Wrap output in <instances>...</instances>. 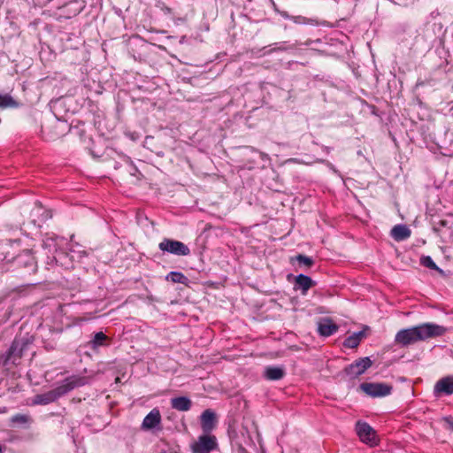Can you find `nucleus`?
Wrapping results in <instances>:
<instances>
[{"label":"nucleus","instance_id":"obj_1","mask_svg":"<svg viewBox=\"0 0 453 453\" xmlns=\"http://www.w3.org/2000/svg\"><path fill=\"white\" fill-rule=\"evenodd\" d=\"M447 329L434 323H424L409 328L401 329L395 336V342L403 347L439 337L446 333Z\"/></svg>","mask_w":453,"mask_h":453},{"label":"nucleus","instance_id":"obj_17","mask_svg":"<svg viewBox=\"0 0 453 453\" xmlns=\"http://www.w3.org/2000/svg\"><path fill=\"white\" fill-rule=\"evenodd\" d=\"M315 283L314 281L311 280V277L307 276V275H304V274H299L296 276V286L298 288H301L302 289V293L303 295H305L307 293V291L312 287L314 286Z\"/></svg>","mask_w":453,"mask_h":453},{"label":"nucleus","instance_id":"obj_24","mask_svg":"<svg viewBox=\"0 0 453 453\" xmlns=\"http://www.w3.org/2000/svg\"><path fill=\"white\" fill-rule=\"evenodd\" d=\"M363 335V332H357L353 334L352 335L345 339L344 346L351 349L357 347Z\"/></svg>","mask_w":453,"mask_h":453},{"label":"nucleus","instance_id":"obj_31","mask_svg":"<svg viewBox=\"0 0 453 453\" xmlns=\"http://www.w3.org/2000/svg\"><path fill=\"white\" fill-rule=\"evenodd\" d=\"M61 256H64V253L63 252H59L57 254V256H55V259L56 261L58 262L59 259H61Z\"/></svg>","mask_w":453,"mask_h":453},{"label":"nucleus","instance_id":"obj_34","mask_svg":"<svg viewBox=\"0 0 453 453\" xmlns=\"http://www.w3.org/2000/svg\"><path fill=\"white\" fill-rule=\"evenodd\" d=\"M4 452V448L3 446L0 444V453H3Z\"/></svg>","mask_w":453,"mask_h":453},{"label":"nucleus","instance_id":"obj_25","mask_svg":"<svg viewBox=\"0 0 453 453\" xmlns=\"http://www.w3.org/2000/svg\"><path fill=\"white\" fill-rule=\"evenodd\" d=\"M420 261L424 266H426L429 269L441 271L439 269V267L436 265V264L434 262V260L431 258V257H429V256L422 257Z\"/></svg>","mask_w":453,"mask_h":453},{"label":"nucleus","instance_id":"obj_27","mask_svg":"<svg viewBox=\"0 0 453 453\" xmlns=\"http://www.w3.org/2000/svg\"><path fill=\"white\" fill-rule=\"evenodd\" d=\"M57 240H58V237L56 238H47L46 241H44V245L46 247H55L57 245Z\"/></svg>","mask_w":453,"mask_h":453},{"label":"nucleus","instance_id":"obj_13","mask_svg":"<svg viewBox=\"0 0 453 453\" xmlns=\"http://www.w3.org/2000/svg\"><path fill=\"white\" fill-rule=\"evenodd\" d=\"M411 230L405 225H396L391 230V236L397 242L404 241L411 236Z\"/></svg>","mask_w":453,"mask_h":453},{"label":"nucleus","instance_id":"obj_30","mask_svg":"<svg viewBox=\"0 0 453 453\" xmlns=\"http://www.w3.org/2000/svg\"><path fill=\"white\" fill-rule=\"evenodd\" d=\"M27 257H28V260L27 263L30 264V265H33L34 264V257L30 255V253L27 251Z\"/></svg>","mask_w":453,"mask_h":453},{"label":"nucleus","instance_id":"obj_3","mask_svg":"<svg viewBox=\"0 0 453 453\" xmlns=\"http://www.w3.org/2000/svg\"><path fill=\"white\" fill-rule=\"evenodd\" d=\"M31 343L32 341L28 337L15 338L4 357V365H18V361L23 357Z\"/></svg>","mask_w":453,"mask_h":453},{"label":"nucleus","instance_id":"obj_12","mask_svg":"<svg viewBox=\"0 0 453 453\" xmlns=\"http://www.w3.org/2000/svg\"><path fill=\"white\" fill-rule=\"evenodd\" d=\"M161 422L160 411L157 409H153L146 417L143 418L142 423V428L143 430H150L158 426Z\"/></svg>","mask_w":453,"mask_h":453},{"label":"nucleus","instance_id":"obj_4","mask_svg":"<svg viewBox=\"0 0 453 453\" xmlns=\"http://www.w3.org/2000/svg\"><path fill=\"white\" fill-rule=\"evenodd\" d=\"M158 248L163 252L176 256H188L190 254V250L185 243L173 239H164L158 244Z\"/></svg>","mask_w":453,"mask_h":453},{"label":"nucleus","instance_id":"obj_11","mask_svg":"<svg viewBox=\"0 0 453 453\" xmlns=\"http://www.w3.org/2000/svg\"><path fill=\"white\" fill-rule=\"evenodd\" d=\"M216 414L211 409L205 410L201 415V426L204 433L208 434L216 426Z\"/></svg>","mask_w":453,"mask_h":453},{"label":"nucleus","instance_id":"obj_20","mask_svg":"<svg viewBox=\"0 0 453 453\" xmlns=\"http://www.w3.org/2000/svg\"><path fill=\"white\" fill-rule=\"evenodd\" d=\"M69 256L72 260L81 261L83 257L88 256L85 250L82 249L79 243H72L69 247Z\"/></svg>","mask_w":453,"mask_h":453},{"label":"nucleus","instance_id":"obj_32","mask_svg":"<svg viewBox=\"0 0 453 453\" xmlns=\"http://www.w3.org/2000/svg\"><path fill=\"white\" fill-rule=\"evenodd\" d=\"M285 42H282L281 45L278 48V50H287V47L283 46Z\"/></svg>","mask_w":453,"mask_h":453},{"label":"nucleus","instance_id":"obj_33","mask_svg":"<svg viewBox=\"0 0 453 453\" xmlns=\"http://www.w3.org/2000/svg\"><path fill=\"white\" fill-rule=\"evenodd\" d=\"M133 170L134 171V173H131V174H132V175H135V173H137L141 174V173H139V171L137 170V168H133Z\"/></svg>","mask_w":453,"mask_h":453},{"label":"nucleus","instance_id":"obj_18","mask_svg":"<svg viewBox=\"0 0 453 453\" xmlns=\"http://www.w3.org/2000/svg\"><path fill=\"white\" fill-rule=\"evenodd\" d=\"M89 151L94 157H102L105 153L110 157L112 152V149L106 147L105 143H92V147L89 148Z\"/></svg>","mask_w":453,"mask_h":453},{"label":"nucleus","instance_id":"obj_16","mask_svg":"<svg viewBox=\"0 0 453 453\" xmlns=\"http://www.w3.org/2000/svg\"><path fill=\"white\" fill-rule=\"evenodd\" d=\"M285 375V370L279 366H267L265 369L264 376L269 380H281Z\"/></svg>","mask_w":453,"mask_h":453},{"label":"nucleus","instance_id":"obj_28","mask_svg":"<svg viewBox=\"0 0 453 453\" xmlns=\"http://www.w3.org/2000/svg\"><path fill=\"white\" fill-rule=\"evenodd\" d=\"M447 225V221L446 220H440L438 222V226H434V230L435 231H438L439 230V227L441 226H445Z\"/></svg>","mask_w":453,"mask_h":453},{"label":"nucleus","instance_id":"obj_14","mask_svg":"<svg viewBox=\"0 0 453 453\" xmlns=\"http://www.w3.org/2000/svg\"><path fill=\"white\" fill-rule=\"evenodd\" d=\"M21 103L14 99L9 93H0V110L17 109Z\"/></svg>","mask_w":453,"mask_h":453},{"label":"nucleus","instance_id":"obj_26","mask_svg":"<svg viewBox=\"0 0 453 453\" xmlns=\"http://www.w3.org/2000/svg\"><path fill=\"white\" fill-rule=\"evenodd\" d=\"M296 260L299 262V264H303L308 267L311 266L314 263L311 257L301 254L296 256Z\"/></svg>","mask_w":453,"mask_h":453},{"label":"nucleus","instance_id":"obj_7","mask_svg":"<svg viewBox=\"0 0 453 453\" xmlns=\"http://www.w3.org/2000/svg\"><path fill=\"white\" fill-rule=\"evenodd\" d=\"M356 430L357 435L363 442L371 445L377 443L376 432L367 423L358 421L356 425Z\"/></svg>","mask_w":453,"mask_h":453},{"label":"nucleus","instance_id":"obj_10","mask_svg":"<svg viewBox=\"0 0 453 453\" xmlns=\"http://www.w3.org/2000/svg\"><path fill=\"white\" fill-rule=\"evenodd\" d=\"M339 329L338 325H336L331 319L323 318L319 319L318 322V332L321 336L327 337L334 334H335Z\"/></svg>","mask_w":453,"mask_h":453},{"label":"nucleus","instance_id":"obj_6","mask_svg":"<svg viewBox=\"0 0 453 453\" xmlns=\"http://www.w3.org/2000/svg\"><path fill=\"white\" fill-rule=\"evenodd\" d=\"M360 388L366 395L372 397H383L391 393L392 387L386 383L365 382L360 385Z\"/></svg>","mask_w":453,"mask_h":453},{"label":"nucleus","instance_id":"obj_8","mask_svg":"<svg viewBox=\"0 0 453 453\" xmlns=\"http://www.w3.org/2000/svg\"><path fill=\"white\" fill-rule=\"evenodd\" d=\"M372 365V362L370 357H365L350 364L346 367L345 371L348 375L357 377L363 374Z\"/></svg>","mask_w":453,"mask_h":453},{"label":"nucleus","instance_id":"obj_23","mask_svg":"<svg viewBox=\"0 0 453 453\" xmlns=\"http://www.w3.org/2000/svg\"><path fill=\"white\" fill-rule=\"evenodd\" d=\"M107 336L103 332L96 333L93 339L88 342L89 347L92 349H96L105 344Z\"/></svg>","mask_w":453,"mask_h":453},{"label":"nucleus","instance_id":"obj_5","mask_svg":"<svg viewBox=\"0 0 453 453\" xmlns=\"http://www.w3.org/2000/svg\"><path fill=\"white\" fill-rule=\"evenodd\" d=\"M217 446L215 436L203 434L199 436L197 441L191 445V449L193 453H211Z\"/></svg>","mask_w":453,"mask_h":453},{"label":"nucleus","instance_id":"obj_21","mask_svg":"<svg viewBox=\"0 0 453 453\" xmlns=\"http://www.w3.org/2000/svg\"><path fill=\"white\" fill-rule=\"evenodd\" d=\"M427 149L435 155H441L443 157H452L453 150L449 149L440 143H428Z\"/></svg>","mask_w":453,"mask_h":453},{"label":"nucleus","instance_id":"obj_15","mask_svg":"<svg viewBox=\"0 0 453 453\" xmlns=\"http://www.w3.org/2000/svg\"><path fill=\"white\" fill-rule=\"evenodd\" d=\"M171 405L173 409L179 411H188L190 410L192 403L191 400L186 396H179L171 399Z\"/></svg>","mask_w":453,"mask_h":453},{"label":"nucleus","instance_id":"obj_9","mask_svg":"<svg viewBox=\"0 0 453 453\" xmlns=\"http://www.w3.org/2000/svg\"><path fill=\"white\" fill-rule=\"evenodd\" d=\"M434 393L436 396L446 395H450L453 394V376H448L439 380L434 388Z\"/></svg>","mask_w":453,"mask_h":453},{"label":"nucleus","instance_id":"obj_2","mask_svg":"<svg viewBox=\"0 0 453 453\" xmlns=\"http://www.w3.org/2000/svg\"><path fill=\"white\" fill-rule=\"evenodd\" d=\"M87 383L88 378L86 377L78 375L69 376L65 378L62 382H60L55 388L48 392L36 395L34 398V403L40 405L49 404L57 401L58 398L65 395L73 389L84 386Z\"/></svg>","mask_w":453,"mask_h":453},{"label":"nucleus","instance_id":"obj_22","mask_svg":"<svg viewBox=\"0 0 453 453\" xmlns=\"http://www.w3.org/2000/svg\"><path fill=\"white\" fill-rule=\"evenodd\" d=\"M165 280H169V281H172L173 283H180V284H183L185 286H188V283H189V280H188V278L187 276H185L180 272H175V271L170 272L166 275Z\"/></svg>","mask_w":453,"mask_h":453},{"label":"nucleus","instance_id":"obj_29","mask_svg":"<svg viewBox=\"0 0 453 453\" xmlns=\"http://www.w3.org/2000/svg\"><path fill=\"white\" fill-rule=\"evenodd\" d=\"M445 421L453 429V418H445Z\"/></svg>","mask_w":453,"mask_h":453},{"label":"nucleus","instance_id":"obj_19","mask_svg":"<svg viewBox=\"0 0 453 453\" xmlns=\"http://www.w3.org/2000/svg\"><path fill=\"white\" fill-rule=\"evenodd\" d=\"M11 422L17 426L27 428L33 422V419L28 414L18 413L11 418Z\"/></svg>","mask_w":453,"mask_h":453}]
</instances>
